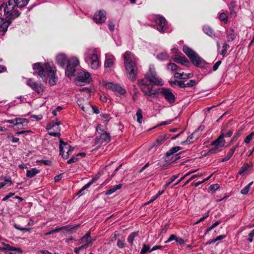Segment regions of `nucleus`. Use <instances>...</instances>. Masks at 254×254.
Masks as SVG:
<instances>
[{
	"instance_id": "nucleus-8",
	"label": "nucleus",
	"mask_w": 254,
	"mask_h": 254,
	"mask_svg": "<svg viewBox=\"0 0 254 254\" xmlns=\"http://www.w3.org/2000/svg\"><path fill=\"white\" fill-rule=\"evenodd\" d=\"M34 72L33 74L39 76L42 81L47 83V77L45 74V64L42 63H36L33 65Z\"/></svg>"
},
{
	"instance_id": "nucleus-36",
	"label": "nucleus",
	"mask_w": 254,
	"mask_h": 254,
	"mask_svg": "<svg viewBox=\"0 0 254 254\" xmlns=\"http://www.w3.org/2000/svg\"><path fill=\"white\" fill-rule=\"evenodd\" d=\"M196 132V130H195L194 132H193L191 135L187 137V139L185 141H182L181 143V144L182 145H184V144H189L190 143H192L193 141H191L190 140L193 138V136Z\"/></svg>"
},
{
	"instance_id": "nucleus-38",
	"label": "nucleus",
	"mask_w": 254,
	"mask_h": 254,
	"mask_svg": "<svg viewBox=\"0 0 254 254\" xmlns=\"http://www.w3.org/2000/svg\"><path fill=\"white\" fill-rule=\"evenodd\" d=\"M219 18L220 21L223 22L225 24L228 22V15L226 13L224 12H221L219 16Z\"/></svg>"
},
{
	"instance_id": "nucleus-17",
	"label": "nucleus",
	"mask_w": 254,
	"mask_h": 254,
	"mask_svg": "<svg viewBox=\"0 0 254 254\" xmlns=\"http://www.w3.org/2000/svg\"><path fill=\"white\" fill-rule=\"evenodd\" d=\"M156 23L157 24V29L160 32H163L166 30L167 22L164 17L159 16L157 18Z\"/></svg>"
},
{
	"instance_id": "nucleus-44",
	"label": "nucleus",
	"mask_w": 254,
	"mask_h": 254,
	"mask_svg": "<svg viewBox=\"0 0 254 254\" xmlns=\"http://www.w3.org/2000/svg\"><path fill=\"white\" fill-rule=\"evenodd\" d=\"M234 154V149H230L229 152L227 153L226 156L223 158L221 160V162H225L229 160L231 157L232 156L233 154Z\"/></svg>"
},
{
	"instance_id": "nucleus-2",
	"label": "nucleus",
	"mask_w": 254,
	"mask_h": 254,
	"mask_svg": "<svg viewBox=\"0 0 254 254\" xmlns=\"http://www.w3.org/2000/svg\"><path fill=\"white\" fill-rule=\"evenodd\" d=\"M84 61L93 69H97L101 65L97 51L88 49L84 54Z\"/></svg>"
},
{
	"instance_id": "nucleus-51",
	"label": "nucleus",
	"mask_w": 254,
	"mask_h": 254,
	"mask_svg": "<svg viewBox=\"0 0 254 254\" xmlns=\"http://www.w3.org/2000/svg\"><path fill=\"white\" fill-rule=\"evenodd\" d=\"M254 135V132H251L250 134L246 136V138L245 139L244 142L247 144L249 143L251 141Z\"/></svg>"
},
{
	"instance_id": "nucleus-15",
	"label": "nucleus",
	"mask_w": 254,
	"mask_h": 254,
	"mask_svg": "<svg viewBox=\"0 0 254 254\" xmlns=\"http://www.w3.org/2000/svg\"><path fill=\"white\" fill-rule=\"evenodd\" d=\"M5 123L13 124L14 126H17L18 127H21L26 126L28 123L27 120L22 118H15L13 120H7L4 121Z\"/></svg>"
},
{
	"instance_id": "nucleus-19",
	"label": "nucleus",
	"mask_w": 254,
	"mask_h": 254,
	"mask_svg": "<svg viewBox=\"0 0 254 254\" xmlns=\"http://www.w3.org/2000/svg\"><path fill=\"white\" fill-rule=\"evenodd\" d=\"M173 60L178 63L184 65L186 66L189 67L190 65V63L189 60L185 57H181L180 55H175L172 57Z\"/></svg>"
},
{
	"instance_id": "nucleus-18",
	"label": "nucleus",
	"mask_w": 254,
	"mask_h": 254,
	"mask_svg": "<svg viewBox=\"0 0 254 254\" xmlns=\"http://www.w3.org/2000/svg\"><path fill=\"white\" fill-rule=\"evenodd\" d=\"M78 81L83 83H89L91 78L90 73L85 71H80L76 77Z\"/></svg>"
},
{
	"instance_id": "nucleus-60",
	"label": "nucleus",
	"mask_w": 254,
	"mask_h": 254,
	"mask_svg": "<svg viewBox=\"0 0 254 254\" xmlns=\"http://www.w3.org/2000/svg\"><path fill=\"white\" fill-rule=\"evenodd\" d=\"M209 216V211H208L206 214L203 217L200 218L197 222L195 223V224H198L199 222H202L204 221L206 218H207Z\"/></svg>"
},
{
	"instance_id": "nucleus-12",
	"label": "nucleus",
	"mask_w": 254,
	"mask_h": 254,
	"mask_svg": "<svg viewBox=\"0 0 254 254\" xmlns=\"http://www.w3.org/2000/svg\"><path fill=\"white\" fill-rule=\"evenodd\" d=\"M190 60L192 64L197 67L203 68L206 64V62L196 53Z\"/></svg>"
},
{
	"instance_id": "nucleus-42",
	"label": "nucleus",
	"mask_w": 254,
	"mask_h": 254,
	"mask_svg": "<svg viewBox=\"0 0 254 254\" xmlns=\"http://www.w3.org/2000/svg\"><path fill=\"white\" fill-rule=\"evenodd\" d=\"M157 58L160 60H167L169 58V56L166 53H161L157 56Z\"/></svg>"
},
{
	"instance_id": "nucleus-20",
	"label": "nucleus",
	"mask_w": 254,
	"mask_h": 254,
	"mask_svg": "<svg viewBox=\"0 0 254 254\" xmlns=\"http://www.w3.org/2000/svg\"><path fill=\"white\" fill-rule=\"evenodd\" d=\"M57 64L60 66L64 67L66 63H67V57L64 54H59L56 57Z\"/></svg>"
},
{
	"instance_id": "nucleus-52",
	"label": "nucleus",
	"mask_w": 254,
	"mask_h": 254,
	"mask_svg": "<svg viewBox=\"0 0 254 254\" xmlns=\"http://www.w3.org/2000/svg\"><path fill=\"white\" fill-rule=\"evenodd\" d=\"M88 247V244H85L84 245H83L78 248H75L74 250V252L75 253H78L80 250L83 249H86Z\"/></svg>"
},
{
	"instance_id": "nucleus-47",
	"label": "nucleus",
	"mask_w": 254,
	"mask_h": 254,
	"mask_svg": "<svg viewBox=\"0 0 254 254\" xmlns=\"http://www.w3.org/2000/svg\"><path fill=\"white\" fill-rule=\"evenodd\" d=\"M229 48V46L227 43H224L222 46V49L221 55L224 57L227 53L228 48Z\"/></svg>"
},
{
	"instance_id": "nucleus-14",
	"label": "nucleus",
	"mask_w": 254,
	"mask_h": 254,
	"mask_svg": "<svg viewBox=\"0 0 254 254\" xmlns=\"http://www.w3.org/2000/svg\"><path fill=\"white\" fill-rule=\"evenodd\" d=\"M12 21L11 19H7V17H5V18L0 17V32H1L2 35H3L6 32L8 26Z\"/></svg>"
},
{
	"instance_id": "nucleus-9",
	"label": "nucleus",
	"mask_w": 254,
	"mask_h": 254,
	"mask_svg": "<svg viewBox=\"0 0 254 254\" xmlns=\"http://www.w3.org/2000/svg\"><path fill=\"white\" fill-rule=\"evenodd\" d=\"M100 135L96 137L95 144L97 147H100L102 145H105L111 141V136L109 133H99Z\"/></svg>"
},
{
	"instance_id": "nucleus-45",
	"label": "nucleus",
	"mask_w": 254,
	"mask_h": 254,
	"mask_svg": "<svg viewBox=\"0 0 254 254\" xmlns=\"http://www.w3.org/2000/svg\"><path fill=\"white\" fill-rule=\"evenodd\" d=\"M221 150V149L220 147L214 146L212 148L209 150L208 152V154H215L218 152H220Z\"/></svg>"
},
{
	"instance_id": "nucleus-24",
	"label": "nucleus",
	"mask_w": 254,
	"mask_h": 254,
	"mask_svg": "<svg viewBox=\"0 0 254 254\" xmlns=\"http://www.w3.org/2000/svg\"><path fill=\"white\" fill-rule=\"evenodd\" d=\"M115 61V57L113 55H107L106 56V60L105 61L104 66L105 68H110L114 64Z\"/></svg>"
},
{
	"instance_id": "nucleus-22",
	"label": "nucleus",
	"mask_w": 254,
	"mask_h": 254,
	"mask_svg": "<svg viewBox=\"0 0 254 254\" xmlns=\"http://www.w3.org/2000/svg\"><path fill=\"white\" fill-rule=\"evenodd\" d=\"M3 245V247L0 249V250H8L12 252H15V253H17L18 254H21L22 253V250L19 248H15L12 246H11L9 244H6L5 243H2Z\"/></svg>"
},
{
	"instance_id": "nucleus-56",
	"label": "nucleus",
	"mask_w": 254,
	"mask_h": 254,
	"mask_svg": "<svg viewBox=\"0 0 254 254\" xmlns=\"http://www.w3.org/2000/svg\"><path fill=\"white\" fill-rule=\"evenodd\" d=\"M254 237V229L249 233L248 241L250 242H252L253 241V237Z\"/></svg>"
},
{
	"instance_id": "nucleus-49",
	"label": "nucleus",
	"mask_w": 254,
	"mask_h": 254,
	"mask_svg": "<svg viewBox=\"0 0 254 254\" xmlns=\"http://www.w3.org/2000/svg\"><path fill=\"white\" fill-rule=\"evenodd\" d=\"M73 150H74V147L71 146H70V145H69V147H68V150L67 151L66 154L64 155V156L63 158L65 159H67L69 157V156L70 153Z\"/></svg>"
},
{
	"instance_id": "nucleus-54",
	"label": "nucleus",
	"mask_w": 254,
	"mask_h": 254,
	"mask_svg": "<svg viewBox=\"0 0 254 254\" xmlns=\"http://www.w3.org/2000/svg\"><path fill=\"white\" fill-rule=\"evenodd\" d=\"M78 161V158L77 157L76 155L75 156L72 157L69 160H68L67 162V164H70L76 162Z\"/></svg>"
},
{
	"instance_id": "nucleus-41",
	"label": "nucleus",
	"mask_w": 254,
	"mask_h": 254,
	"mask_svg": "<svg viewBox=\"0 0 254 254\" xmlns=\"http://www.w3.org/2000/svg\"><path fill=\"white\" fill-rule=\"evenodd\" d=\"M253 184V182H252L250 183L249 184H248L244 188H243L241 191V192L243 194H247L248 193L250 187L252 186V185Z\"/></svg>"
},
{
	"instance_id": "nucleus-37",
	"label": "nucleus",
	"mask_w": 254,
	"mask_h": 254,
	"mask_svg": "<svg viewBox=\"0 0 254 254\" xmlns=\"http://www.w3.org/2000/svg\"><path fill=\"white\" fill-rule=\"evenodd\" d=\"M167 68L168 70L174 72L177 70L178 65L173 63H170L167 64Z\"/></svg>"
},
{
	"instance_id": "nucleus-59",
	"label": "nucleus",
	"mask_w": 254,
	"mask_h": 254,
	"mask_svg": "<svg viewBox=\"0 0 254 254\" xmlns=\"http://www.w3.org/2000/svg\"><path fill=\"white\" fill-rule=\"evenodd\" d=\"M117 246L119 248H123L125 246L124 241L121 240H118L117 242Z\"/></svg>"
},
{
	"instance_id": "nucleus-33",
	"label": "nucleus",
	"mask_w": 254,
	"mask_h": 254,
	"mask_svg": "<svg viewBox=\"0 0 254 254\" xmlns=\"http://www.w3.org/2000/svg\"><path fill=\"white\" fill-rule=\"evenodd\" d=\"M203 31L206 34L209 35V36H211L212 37L215 36V33L214 31L209 26H204Z\"/></svg>"
},
{
	"instance_id": "nucleus-64",
	"label": "nucleus",
	"mask_w": 254,
	"mask_h": 254,
	"mask_svg": "<svg viewBox=\"0 0 254 254\" xmlns=\"http://www.w3.org/2000/svg\"><path fill=\"white\" fill-rule=\"evenodd\" d=\"M157 142V144H162L164 143L165 141L164 138L162 137V136L161 135L158 137V138L156 139Z\"/></svg>"
},
{
	"instance_id": "nucleus-6",
	"label": "nucleus",
	"mask_w": 254,
	"mask_h": 254,
	"mask_svg": "<svg viewBox=\"0 0 254 254\" xmlns=\"http://www.w3.org/2000/svg\"><path fill=\"white\" fill-rule=\"evenodd\" d=\"M145 77L149 80V83L151 85L162 86L164 84L163 80L157 76L153 65H150L148 71L145 74Z\"/></svg>"
},
{
	"instance_id": "nucleus-10",
	"label": "nucleus",
	"mask_w": 254,
	"mask_h": 254,
	"mask_svg": "<svg viewBox=\"0 0 254 254\" xmlns=\"http://www.w3.org/2000/svg\"><path fill=\"white\" fill-rule=\"evenodd\" d=\"M159 89L161 90L160 94L169 104H172L175 102L176 97L170 89L162 87Z\"/></svg>"
},
{
	"instance_id": "nucleus-63",
	"label": "nucleus",
	"mask_w": 254,
	"mask_h": 254,
	"mask_svg": "<svg viewBox=\"0 0 254 254\" xmlns=\"http://www.w3.org/2000/svg\"><path fill=\"white\" fill-rule=\"evenodd\" d=\"M115 24L113 21L109 22L108 24V28L109 30L111 31H113L114 30Z\"/></svg>"
},
{
	"instance_id": "nucleus-58",
	"label": "nucleus",
	"mask_w": 254,
	"mask_h": 254,
	"mask_svg": "<svg viewBox=\"0 0 254 254\" xmlns=\"http://www.w3.org/2000/svg\"><path fill=\"white\" fill-rule=\"evenodd\" d=\"M36 162H41L44 164L46 165L50 166L51 165L52 162L50 160H37Z\"/></svg>"
},
{
	"instance_id": "nucleus-34",
	"label": "nucleus",
	"mask_w": 254,
	"mask_h": 254,
	"mask_svg": "<svg viewBox=\"0 0 254 254\" xmlns=\"http://www.w3.org/2000/svg\"><path fill=\"white\" fill-rule=\"evenodd\" d=\"M17 7L22 8L26 6L30 0H15Z\"/></svg>"
},
{
	"instance_id": "nucleus-28",
	"label": "nucleus",
	"mask_w": 254,
	"mask_h": 254,
	"mask_svg": "<svg viewBox=\"0 0 254 254\" xmlns=\"http://www.w3.org/2000/svg\"><path fill=\"white\" fill-rule=\"evenodd\" d=\"M90 237V233H88L86 234L81 239V243H86V244H88V246L89 244H91L93 241H95V239H91Z\"/></svg>"
},
{
	"instance_id": "nucleus-31",
	"label": "nucleus",
	"mask_w": 254,
	"mask_h": 254,
	"mask_svg": "<svg viewBox=\"0 0 254 254\" xmlns=\"http://www.w3.org/2000/svg\"><path fill=\"white\" fill-rule=\"evenodd\" d=\"M60 125V122H57L56 123H54V122H51L50 123H49L48 125H47V129H51L52 128H55V127H57V131H60L61 129L59 127V125Z\"/></svg>"
},
{
	"instance_id": "nucleus-57",
	"label": "nucleus",
	"mask_w": 254,
	"mask_h": 254,
	"mask_svg": "<svg viewBox=\"0 0 254 254\" xmlns=\"http://www.w3.org/2000/svg\"><path fill=\"white\" fill-rule=\"evenodd\" d=\"M201 175H192L189 180H188L185 183V184L183 186V187H184L187 184H188L189 182H190L191 180L193 179L196 178V177H200Z\"/></svg>"
},
{
	"instance_id": "nucleus-16",
	"label": "nucleus",
	"mask_w": 254,
	"mask_h": 254,
	"mask_svg": "<svg viewBox=\"0 0 254 254\" xmlns=\"http://www.w3.org/2000/svg\"><path fill=\"white\" fill-rule=\"evenodd\" d=\"M106 15L105 11L100 10L94 14L93 19L96 23H103L106 20Z\"/></svg>"
},
{
	"instance_id": "nucleus-3",
	"label": "nucleus",
	"mask_w": 254,
	"mask_h": 254,
	"mask_svg": "<svg viewBox=\"0 0 254 254\" xmlns=\"http://www.w3.org/2000/svg\"><path fill=\"white\" fill-rule=\"evenodd\" d=\"M17 3L15 0H8L4 6V15H6L7 19L13 20L20 15L19 12L16 8Z\"/></svg>"
},
{
	"instance_id": "nucleus-25",
	"label": "nucleus",
	"mask_w": 254,
	"mask_h": 254,
	"mask_svg": "<svg viewBox=\"0 0 254 254\" xmlns=\"http://www.w3.org/2000/svg\"><path fill=\"white\" fill-rule=\"evenodd\" d=\"M33 90L38 94H41L45 91V87L42 84L35 82L33 83Z\"/></svg>"
},
{
	"instance_id": "nucleus-43",
	"label": "nucleus",
	"mask_w": 254,
	"mask_h": 254,
	"mask_svg": "<svg viewBox=\"0 0 254 254\" xmlns=\"http://www.w3.org/2000/svg\"><path fill=\"white\" fill-rule=\"evenodd\" d=\"M249 165L248 163H245L241 168L239 171L238 172V175H242L245 172H246L249 168Z\"/></svg>"
},
{
	"instance_id": "nucleus-53",
	"label": "nucleus",
	"mask_w": 254,
	"mask_h": 254,
	"mask_svg": "<svg viewBox=\"0 0 254 254\" xmlns=\"http://www.w3.org/2000/svg\"><path fill=\"white\" fill-rule=\"evenodd\" d=\"M219 188V185L217 184H213L210 186L208 188V189L210 190H216Z\"/></svg>"
},
{
	"instance_id": "nucleus-5",
	"label": "nucleus",
	"mask_w": 254,
	"mask_h": 254,
	"mask_svg": "<svg viewBox=\"0 0 254 254\" xmlns=\"http://www.w3.org/2000/svg\"><path fill=\"white\" fill-rule=\"evenodd\" d=\"M149 80L145 76V78L139 79L137 81V85L140 88L144 95L147 96L156 95L158 93L157 89L153 90V87L150 86Z\"/></svg>"
},
{
	"instance_id": "nucleus-4",
	"label": "nucleus",
	"mask_w": 254,
	"mask_h": 254,
	"mask_svg": "<svg viewBox=\"0 0 254 254\" xmlns=\"http://www.w3.org/2000/svg\"><path fill=\"white\" fill-rule=\"evenodd\" d=\"M45 74H47V80L50 86L56 84L58 77L56 75L57 69L52 63L47 62L45 63Z\"/></svg>"
},
{
	"instance_id": "nucleus-11",
	"label": "nucleus",
	"mask_w": 254,
	"mask_h": 254,
	"mask_svg": "<svg viewBox=\"0 0 254 254\" xmlns=\"http://www.w3.org/2000/svg\"><path fill=\"white\" fill-rule=\"evenodd\" d=\"M79 225H77L75 226H70L69 225H66L62 227L57 228L52 230L46 234V235H51L52 234L57 233L61 230H65L69 234H71L76 232Z\"/></svg>"
},
{
	"instance_id": "nucleus-26",
	"label": "nucleus",
	"mask_w": 254,
	"mask_h": 254,
	"mask_svg": "<svg viewBox=\"0 0 254 254\" xmlns=\"http://www.w3.org/2000/svg\"><path fill=\"white\" fill-rule=\"evenodd\" d=\"M227 39L228 42L233 41L236 37V33L233 28H230L226 31Z\"/></svg>"
},
{
	"instance_id": "nucleus-23",
	"label": "nucleus",
	"mask_w": 254,
	"mask_h": 254,
	"mask_svg": "<svg viewBox=\"0 0 254 254\" xmlns=\"http://www.w3.org/2000/svg\"><path fill=\"white\" fill-rule=\"evenodd\" d=\"M69 144H68L66 142L62 140V139H60V145H59V149H60V155H61L63 158H64V150H68V147H69Z\"/></svg>"
},
{
	"instance_id": "nucleus-55",
	"label": "nucleus",
	"mask_w": 254,
	"mask_h": 254,
	"mask_svg": "<svg viewBox=\"0 0 254 254\" xmlns=\"http://www.w3.org/2000/svg\"><path fill=\"white\" fill-rule=\"evenodd\" d=\"M183 76H184V73L176 72L174 74V78L177 79H183Z\"/></svg>"
},
{
	"instance_id": "nucleus-29",
	"label": "nucleus",
	"mask_w": 254,
	"mask_h": 254,
	"mask_svg": "<svg viewBox=\"0 0 254 254\" xmlns=\"http://www.w3.org/2000/svg\"><path fill=\"white\" fill-rule=\"evenodd\" d=\"M122 187V184H119L118 185L114 186L113 188H111L110 189L107 190L105 192V194L107 195H110L115 192L117 190L121 189Z\"/></svg>"
},
{
	"instance_id": "nucleus-61",
	"label": "nucleus",
	"mask_w": 254,
	"mask_h": 254,
	"mask_svg": "<svg viewBox=\"0 0 254 254\" xmlns=\"http://www.w3.org/2000/svg\"><path fill=\"white\" fill-rule=\"evenodd\" d=\"M176 237H177V236L175 235L172 234V235H170V236L168 239V240L165 242V243L166 244L168 242H171L173 240L176 241Z\"/></svg>"
},
{
	"instance_id": "nucleus-48",
	"label": "nucleus",
	"mask_w": 254,
	"mask_h": 254,
	"mask_svg": "<svg viewBox=\"0 0 254 254\" xmlns=\"http://www.w3.org/2000/svg\"><path fill=\"white\" fill-rule=\"evenodd\" d=\"M98 178H93L92 179H91L89 182H88L87 184H86V185H85L82 188L85 190H86V189L89 188L91 185L92 184H93L95 181H96L97 180Z\"/></svg>"
},
{
	"instance_id": "nucleus-27",
	"label": "nucleus",
	"mask_w": 254,
	"mask_h": 254,
	"mask_svg": "<svg viewBox=\"0 0 254 254\" xmlns=\"http://www.w3.org/2000/svg\"><path fill=\"white\" fill-rule=\"evenodd\" d=\"M183 51L190 59L196 53L186 45L183 47Z\"/></svg>"
},
{
	"instance_id": "nucleus-35",
	"label": "nucleus",
	"mask_w": 254,
	"mask_h": 254,
	"mask_svg": "<svg viewBox=\"0 0 254 254\" xmlns=\"http://www.w3.org/2000/svg\"><path fill=\"white\" fill-rule=\"evenodd\" d=\"M179 176V174L177 175L172 176L167 181L166 184L163 186V188L166 189L167 187L172 182H173Z\"/></svg>"
},
{
	"instance_id": "nucleus-7",
	"label": "nucleus",
	"mask_w": 254,
	"mask_h": 254,
	"mask_svg": "<svg viewBox=\"0 0 254 254\" xmlns=\"http://www.w3.org/2000/svg\"><path fill=\"white\" fill-rule=\"evenodd\" d=\"M79 64V62L76 58H72L68 61L65 71V74L68 77H71L75 75L76 67Z\"/></svg>"
},
{
	"instance_id": "nucleus-13",
	"label": "nucleus",
	"mask_w": 254,
	"mask_h": 254,
	"mask_svg": "<svg viewBox=\"0 0 254 254\" xmlns=\"http://www.w3.org/2000/svg\"><path fill=\"white\" fill-rule=\"evenodd\" d=\"M105 85L106 88L117 92L121 95H124L126 93L125 89L122 88L119 84L108 82L106 83Z\"/></svg>"
},
{
	"instance_id": "nucleus-46",
	"label": "nucleus",
	"mask_w": 254,
	"mask_h": 254,
	"mask_svg": "<svg viewBox=\"0 0 254 254\" xmlns=\"http://www.w3.org/2000/svg\"><path fill=\"white\" fill-rule=\"evenodd\" d=\"M151 250L150 246L148 245L143 244L142 249L140 251L141 254H145L147 252Z\"/></svg>"
},
{
	"instance_id": "nucleus-1",
	"label": "nucleus",
	"mask_w": 254,
	"mask_h": 254,
	"mask_svg": "<svg viewBox=\"0 0 254 254\" xmlns=\"http://www.w3.org/2000/svg\"><path fill=\"white\" fill-rule=\"evenodd\" d=\"M124 64L128 78L134 81L137 78L138 68L134 55L129 51H127L124 55Z\"/></svg>"
},
{
	"instance_id": "nucleus-21",
	"label": "nucleus",
	"mask_w": 254,
	"mask_h": 254,
	"mask_svg": "<svg viewBox=\"0 0 254 254\" xmlns=\"http://www.w3.org/2000/svg\"><path fill=\"white\" fill-rule=\"evenodd\" d=\"M225 143V141L224 139L223 134H220L216 139L211 142V144L213 146H217L221 148L224 146Z\"/></svg>"
},
{
	"instance_id": "nucleus-32",
	"label": "nucleus",
	"mask_w": 254,
	"mask_h": 254,
	"mask_svg": "<svg viewBox=\"0 0 254 254\" xmlns=\"http://www.w3.org/2000/svg\"><path fill=\"white\" fill-rule=\"evenodd\" d=\"M182 149V147L180 146H175L174 147L171 148L170 149H169L166 154V157H168L171 155H173V154L177 152L178 151Z\"/></svg>"
},
{
	"instance_id": "nucleus-40",
	"label": "nucleus",
	"mask_w": 254,
	"mask_h": 254,
	"mask_svg": "<svg viewBox=\"0 0 254 254\" xmlns=\"http://www.w3.org/2000/svg\"><path fill=\"white\" fill-rule=\"evenodd\" d=\"M233 133L232 130H229L227 131L224 129H222L221 131V134H223L224 137H230L232 136Z\"/></svg>"
},
{
	"instance_id": "nucleus-62",
	"label": "nucleus",
	"mask_w": 254,
	"mask_h": 254,
	"mask_svg": "<svg viewBox=\"0 0 254 254\" xmlns=\"http://www.w3.org/2000/svg\"><path fill=\"white\" fill-rule=\"evenodd\" d=\"M221 64V61H219L217 62L214 64V65L213 66V70L214 71H216L218 68V67Z\"/></svg>"
},
{
	"instance_id": "nucleus-30",
	"label": "nucleus",
	"mask_w": 254,
	"mask_h": 254,
	"mask_svg": "<svg viewBox=\"0 0 254 254\" xmlns=\"http://www.w3.org/2000/svg\"><path fill=\"white\" fill-rule=\"evenodd\" d=\"M138 232H133L129 235L127 239V241L130 244V246H132L134 239L138 236Z\"/></svg>"
},
{
	"instance_id": "nucleus-50",
	"label": "nucleus",
	"mask_w": 254,
	"mask_h": 254,
	"mask_svg": "<svg viewBox=\"0 0 254 254\" xmlns=\"http://www.w3.org/2000/svg\"><path fill=\"white\" fill-rule=\"evenodd\" d=\"M196 84L195 80H190L188 83H185V87H191Z\"/></svg>"
},
{
	"instance_id": "nucleus-39",
	"label": "nucleus",
	"mask_w": 254,
	"mask_h": 254,
	"mask_svg": "<svg viewBox=\"0 0 254 254\" xmlns=\"http://www.w3.org/2000/svg\"><path fill=\"white\" fill-rule=\"evenodd\" d=\"M142 111L141 109H139L137 110L136 115L137 116V122L139 124H141L142 123V120L143 118L142 116Z\"/></svg>"
}]
</instances>
